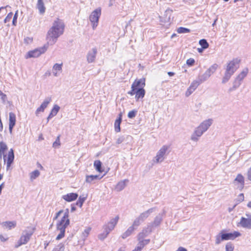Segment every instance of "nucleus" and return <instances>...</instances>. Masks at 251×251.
Returning a JSON list of instances; mask_svg holds the SVG:
<instances>
[{"mask_svg":"<svg viewBox=\"0 0 251 251\" xmlns=\"http://www.w3.org/2000/svg\"><path fill=\"white\" fill-rule=\"evenodd\" d=\"M67 227L64 226H57V229L60 231V233L56 237V240H59L64 237Z\"/></svg>","mask_w":251,"mask_h":251,"instance_id":"5701e85b","label":"nucleus"},{"mask_svg":"<svg viewBox=\"0 0 251 251\" xmlns=\"http://www.w3.org/2000/svg\"><path fill=\"white\" fill-rule=\"evenodd\" d=\"M7 150L6 144L3 142H0V151L5 152Z\"/></svg>","mask_w":251,"mask_h":251,"instance_id":"09e8293b","label":"nucleus"},{"mask_svg":"<svg viewBox=\"0 0 251 251\" xmlns=\"http://www.w3.org/2000/svg\"><path fill=\"white\" fill-rule=\"evenodd\" d=\"M91 230V228L90 227H86L84 231L81 234V238L83 241H85L86 238L88 237L90 231Z\"/></svg>","mask_w":251,"mask_h":251,"instance_id":"473e14b6","label":"nucleus"},{"mask_svg":"<svg viewBox=\"0 0 251 251\" xmlns=\"http://www.w3.org/2000/svg\"><path fill=\"white\" fill-rule=\"evenodd\" d=\"M201 83L200 82V81L198 79V78H197V79L194 80L191 83V84L190 85L189 87L190 88V89H192L195 90L198 87V86Z\"/></svg>","mask_w":251,"mask_h":251,"instance_id":"58836bf2","label":"nucleus"},{"mask_svg":"<svg viewBox=\"0 0 251 251\" xmlns=\"http://www.w3.org/2000/svg\"><path fill=\"white\" fill-rule=\"evenodd\" d=\"M235 181H238L242 185L244 184V178L243 176L241 174H238L235 179Z\"/></svg>","mask_w":251,"mask_h":251,"instance_id":"a19ab883","label":"nucleus"},{"mask_svg":"<svg viewBox=\"0 0 251 251\" xmlns=\"http://www.w3.org/2000/svg\"><path fill=\"white\" fill-rule=\"evenodd\" d=\"M241 85V81L235 79V81L233 83V89H236Z\"/></svg>","mask_w":251,"mask_h":251,"instance_id":"5fc2aeb1","label":"nucleus"},{"mask_svg":"<svg viewBox=\"0 0 251 251\" xmlns=\"http://www.w3.org/2000/svg\"><path fill=\"white\" fill-rule=\"evenodd\" d=\"M104 231L103 233L100 234L99 235V239L101 240H104L108 235V234L110 233L109 231H108L107 230H106L105 228H104Z\"/></svg>","mask_w":251,"mask_h":251,"instance_id":"79ce46f5","label":"nucleus"},{"mask_svg":"<svg viewBox=\"0 0 251 251\" xmlns=\"http://www.w3.org/2000/svg\"><path fill=\"white\" fill-rule=\"evenodd\" d=\"M234 247L232 244L231 243H227L226 245V251H233Z\"/></svg>","mask_w":251,"mask_h":251,"instance_id":"3c124183","label":"nucleus"},{"mask_svg":"<svg viewBox=\"0 0 251 251\" xmlns=\"http://www.w3.org/2000/svg\"><path fill=\"white\" fill-rule=\"evenodd\" d=\"M169 148V146H163L157 152L156 155L153 160L154 162L158 163L162 162L165 159V156L168 153L167 152Z\"/></svg>","mask_w":251,"mask_h":251,"instance_id":"39448f33","label":"nucleus"},{"mask_svg":"<svg viewBox=\"0 0 251 251\" xmlns=\"http://www.w3.org/2000/svg\"><path fill=\"white\" fill-rule=\"evenodd\" d=\"M199 44L202 48V49H206L209 47V44L205 39H201L199 41Z\"/></svg>","mask_w":251,"mask_h":251,"instance_id":"f704fd0d","label":"nucleus"},{"mask_svg":"<svg viewBox=\"0 0 251 251\" xmlns=\"http://www.w3.org/2000/svg\"><path fill=\"white\" fill-rule=\"evenodd\" d=\"M233 74V73H232L230 71H228L227 70H226L225 73V75L223 78L222 83H225L226 82H227Z\"/></svg>","mask_w":251,"mask_h":251,"instance_id":"a878e982","label":"nucleus"},{"mask_svg":"<svg viewBox=\"0 0 251 251\" xmlns=\"http://www.w3.org/2000/svg\"><path fill=\"white\" fill-rule=\"evenodd\" d=\"M47 48L48 46L45 45L42 47L33 50L29 51L28 52L26 58L37 57L41 54L45 53L47 50Z\"/></svg>","mask_w":251,"mask_h":251,"instance_id":"0eeeda50","label":"nucleus"},{"mask_svg":"<svg viewBox=\"0 0 251 251\" xmlns=\"http://www.w3.org/2000/svg\"><path fill=\"white\" fill-rule=\"evenodd\" d=\"M212 124V119H208L204 121L199 126L203 131L205 132Z\"/></svg>","mask_w":251,"mask_h":251,"instance_id":"f3484780","label":"nucleus"},{"mask_svg":"<svg viewBox=\"0 0 251 251\" xmlns=\"http://www.w3.org/2000/svg\"><path fill=\"white\" fill-rule=\"evenodd\" d=\"M34 230V229L33 228L29 230L25 229L24 230L20 240L17 242V244L15 245V248H17L22 245L26 244L29 241L33 234Z\"/></svg>","mask_w":251,"mask_h":251,"instance_id":"7ed1b4c3","label":"nucleus"},{"mask_svg":"<svg viewBox=\"0 0 251 251\" xmlns=\"http://www.w3.org/2000/svg\"><path fill=\"white\" fill-rule=\"evenodd\" d=\"M173 10L168 8L166 9L163 14V16L160 17L161 21L164 23H169L170 22Z\"/></svg>","mask_w":251,"mask_h":251,"instance_id":"f8f14e48","label":"nucleus"},{"mask_svg":"<svg viewBox=\"0 0 251 251\" xmlns=\"http://www.w3.org/2000/svg\"><path fill=\"white\" fill-rule=\"evenodd\" d=\"M45 109L42 106L40 105L39 107H38L36 111V114L37 115L38 113L40 112H43Z\"/></svg>","mask_w":251,"mask_h":251,"instance_id":"052dcab7","label":"nucleus"},{"mask_svg":"<svg viewBox=\"0 0 251 251\" xmlns=\"http://www.w3.org/2000/svg\"><path fill=\"white\" fill-rule=\"evenodd\" d=\"M105 175L104 174L102 176L100 175H87L86 176L85 182L88 183H95L96 180H100Z\"/></svg>","mask_w":251,"mask_h":251,"instance_id":"2eb2a0df","label":"nucleus"},{"mask_svg":"<svg viewBox=\"0 0 251 251\" xmlns=\"http://www.w3.org/2000/svg\"><path fill=\"white\" fill-rule=\"evenodd\" d=\"M102 163L100 160H97L94 161V166L95 169L100 173H102L103 170L101 167Z\"/></svg>","mask_w":251,"mask_h":251,"instance_id":"cd10ccee","label":"nucleus"},{"mask_svg":"<svg viewBox=\"0 0 251 251\" xmlns=\"http://www.w3.org/2000/svg\"><path fill=\"white\" fill-rule=\"evenodd\" d=\"M244 200V196L243 193H241L238 196L237 199H236V203L238 204V203H240L241 202L243 201Z\"/></svg>","mask_w":251,"mask_h":251,"instance_id":"603ef678","label":"nucleus"},{"mask_svg":"<svg viewBox=\"0 0 251 251\" xmlns=\"http://www.w3.org/2000/svg\"><path fill=\"white\" fill-rule=\"evenodd\" d=\"M60 145V135L58 136L56 140L53 142L52 147L54 148H58Z\"/></svg>","mask_w":251,"mask_h":251,"instance_id":"de8ad7c7","label":"nucleus"},{"mask_svg":"<svg viewBox=\"0 0 251 251\" xmlns=\"http://www.w3.org/2000/svg\"><path fill=\"white\" fill-rule=\"evenodd\" d=\"M63 63L58 64L55 63L52 67V73L54 76H58L59 75V72H61L62 70Z\"/></svg>","mask_w":251,"mask_h":251,"instance_id":"6ab92c4d","label":"nucleus"},{"mask_svg":"<svg viewBox=\"0 0 251 251\" xmlns=\"http://www.w3.org/2000/svg\"><path fill=\"white\" fill-rule=\"evenodd\" d=\"M66 218H69V209H66L64 214V219Z\"/></svg>","mask_w":251,"mask_h":251,"instance_id":"338daca9","label":"nucleus"},{"mask_svg":"<svg viewBox=\"0 0 251 251\" xmlns=\"http://www.w3.org/2000/svg\"><path fill=\"white\" fill-rule=\"evenodd\" d=\"M155 210V208H151L145 212L142 213V220L143 219H146L149 217V216Z\"/></svg>","mask_w":251,"mask_h":251,"instance_id":"c9c22d12","label":"nucleus"},{"mask_svg":"<svg viewBox=\"0 0 251 251\" xmlns=\"http://www.w3.org/2000/svg\"><path fill=\"white\" fill-rule=\"evenodd\" d=\"M210 77L209 75L206 72L201 75L198 76V79L200 81L201 83L207 80Z\"/></svg>","mask_w":251,"mask_h":251,"instance_id":"7c9ffc66","label":"nucleus"},{"mask_svg":"<svg viewBox=\"0 0 251 251\" xmlns=\"http://www.w3.org/2000/svg\"><path fill=\"white\" fill-rule=\"evenodd\" d=\"M241 235L239 231H234L233 232L226 233L225 230H223L216 236L215 244L219 245L223 241L234 240Z\"/></svg>","mask_w":251,"mask_h":251,"instance_id":"f03ea898","label":"nucleus"},{"mask_svg":"<svg viewBox=\"0 0 251 251\" xmlns=\"http://www.w3.org/2000/svg\"><path fill=\"white\" fill-rule=\"evenodd\" d=\"M51 101V98H47L45 99V100H44V101L43 102V103L41 104V106H43V107L44 108V109H45L48 105L49 104V103L50 102V101Z\"/></svg>","mask_w":251,"mask_h":251,"instance_id":"49530a36","label":"nucleus"},{"mask_svg":"<svg viewBox=\"0 0 251 251\" xmlns=\"http://www.w3.org/2000/svg\"><path fill=\"white\" fill-rule=\"evenodd\" d=\"M9 125L15 126L16 124V115L13 112L9 113Z\"/></svg>","mask_w":251,"mask_h":251,"instance_id":"2f4dec72","label":"nucleus"},{"mask_svg":"<svg viewBox=\"0 0 251 251\" xmlns=\"http://www.w3.org/2000/svg\"><path fill=\"white\" fill-rule=\"evenodd\" d=\"M63 212L62 210L59 211L57 213H56L55 216L54 217L53 220H56L58 218V217L60 216V215Z\"/></svg>","mask_w":251,"mask_h":251,"instance_id":"0e129e2a","label":"nucleus"},{"mask_svg":"<svg viewBox=\"0 0 251 251\" xmlns=\"http://www.w3.org/2000/svg\"><path fill=\"white\" fill-rule=\"evenodd\" d=\"M119 219V217L118 216H116L114 218L111 219V220L108 223V224L104 226V228H105L108 231L110 232L114 228L115 226L117 225Z\"/></svg>","mask_w":251,"mask_h":251,"instance_id":"9d476101","label":"nucleus"},{"mask_svg":"<svg viewBox=\"0 0 251 251\" xmlns=\"http://www.w3.org/2000/svg\"><path fill=\"white\" fill-rule=\"evenodd\" d=\"M195 60L193 58H189L186 61V64L189 66H192L194 65Z\"/></svg>","mask_w":251,"mask_h":251,"instance_id":"4d7b16f0","label":"nucleus"},{"mask_svg":"<svg viewBox=\"0 0 251 251\" xmlns=\"http://www.w3.org/2000/svg\"><path fill=\"white\" fill-rule=\"evenodd\" d=\"M241 60L238 58H234L230 61L227 65L226 70L232 73H234L239 67Z\"/></svg>","mask_w":251,"mask_h":251,"instance_id":"6e6552de","label":"nucleus"},{"mask_svg":"<svg viewBox=\"0 0 251 251\" xmlns=\"http://www.w3.org/2000/svg\"><path fill=\"white\" fill-rule=\"evenodd\" d=\"M150 242V239H145V240L142 239V248L144 246L149 244V243Z\"/></svg>","mask_w":251,"mask_h":251,"instance_id":"e2e57ef3","label":"nucleus"},{"mask_svg":"<svg viewBox=\"0 0 251 251\" xmlns=\"http://www.w3.org/2000/svg\"><path fill=\"white\" fill-rule=\"evenodd\" d=\"M97 53V50L96 48H93L90 50L87 55V60L88 63H92L95 61L96 56Z\"/></svg>","mask_w":251,"mask_h":251,"instance_id":"4468645a","label":"nucleus"},{"mask_svg":"<svg viewBox=\"0 0 251 251\" xmlns=\"http://www.w3.org/2000/svg\"><path fill=\"white\" fill-rule=\"evenodd\" d=\"M177 31L179 33H186L190 32V30L185 27H180L177 28Z\"/></svg>","mask_w":251,"mask_h":251,"instance_id":"37998d69","label":"nucleus"},{"mask_svg":"<svg viewBox=\"0 0 251 251\" xmlns=\"http://www.w3.org/2000/svg\"><path fill=\"white\" fill-rule=\"evenodd\" d=\"M18 16V11H16L13 18L12 25L14 26H16L17 25V20Z\"/></svg>","mask_w":251,"mask_h":251,"instance_id":"864d4df0","label":"nucleus"},{"mask_svg":"<svg viewBox=\"0 0 251 251\" xmlns=\"http://www.w3.org/2000/svg\"><path fill=\"white\" fill-rule=\"evenodd\" d=\"M194 90L192 89H190V87H189L187 89V90L186 91V93H185V95L186 97H188L194 91Z\"/></svg>","mask_w":251,"mask_h":251,"instance_id":"bf43d9fd","label":"nucleus"},{"mask_svg":"<svg viewBox=\"0 0 251 251\" xmlns=\"http://www.w3.org/2000/svg\"><path fill=\"white\" fill-rule=\"evenodd\" d=\"M36 8L39 10L40 14L43 15L46 11V7L44 5V0H38L36 4Z\"/></svg>","mask_w":251,"mask_h":251,"instance_id":"a211bd4d","label":"nucleus"},{"mask_svg":"<svg viewBox=\"0 0 251 251\" xmlns=\"http://www.w3.org/2000/svg\"><path fill=\"white\" fill-rule=\"evenodd\" d=\"M141 233H139L138 235V239L139 240L138 246L134 250H133L132 251H141V241H140V239L141 238Z\"/></svg>","mask_w":251,"mask_h":251,"instance_id":"a18cd8bd","label":"nucleus"},{"mask_svg":"<svg viewBox=\"0 0 251 251\" xmlns=\"http://www.w3.org/2000/svg\"><path fill=\"white\" fill-rule=\"evenodd\" d=\"M70 224V220L69 218H66L64 219V216L62 218L61 220L57 224V226H68Z\"/></svg>","mask_w":251,"mask_h":251,"instance_id":"393cba45","label":"nucleus"},{"mask_svg":"<svg viewBox=\"0 0 251 251\" xmlns=\"http://www.w3.org/2000/svg\"><path fill=\"white\" fill-rule=\"evenodd\" d=\"M141 79L138 80L137 81H135L131 85V91L128 92V94L131 96L135 94V98L137 100H139L141 97Z\"/></svg>","mask_w":251,"mask_h":251,"instance_id":"20e7f679","label":"nucleus"},{"mask_svg":"<svg viewBox=\"0 0 251 251\" xmlns=\"http://www.w3.org/2000/svg\"><path fill=\"white\" fill-rule=\"evenodd\" d=\"M140 225V218L139 217L133 222V225L131 226L133 227V229L135 230L137 227Z\"/></svg>","mask_w":251,"mask_h":251,"instance_id":"c03bdc74","label":"nucleus"},{"mask_svg":"<svg viewBox=\"0 0 251 251\" xmlns=\"http://www.w3.org/2000/svg\"><path fill=\"white\" fill-rule=\"evenodd\" d=\"M125 140V138L123 136L119 137L116 141V143L118 144H120L122 143Z\"/></svg>","mask_w":251,"mask_h":251,"instance_id":"680f3d73","label":"nucleus"},{"mask_svg":"<svg viewBox=\"0 0 251 251\" xmlns=\"http://www.w3.org/2000/svg\"><path fill=\"white\" fill-rule=\"evenodd\" d=\"M137 113V111L136 110H133L130 111H129L128 113V117L129 118H133L135 117L136 114Z\"/></svg>","mask_w":251,"mask_h":251,"instance_id":"8fccbe9b","label":"nucleus"},{"mask_svg":"<svg viewBox=\"0 0 251 251\" xmlns=\"http://www.w3.org/2000/svg\"><path fill=\"white\" fill-rule=\"evenodd\" d=\"M239 226L245 228L251 229V219L242 217L240 222L237 224V226Z\"/></svg>","mask_w":251,"mask_h":251,"instance_id":"1a4fd4ad","label":"nucleus"},{"mask_svg":"<svg viewBox=\"0 0 251 251\" xmlns=\"http://www.w3.org/2000/svg\"><path fill=\"white\" fill-rule=\"evenodd\" d=\"M3 225L6 227H8L10 229L12 227H14L16 226V222H5L3 223Z\"/></svg>","mask_w":251,"mask_h":251,"instance_id":"72a5a7b5","label":"nucleus"},{"mask_svg":"<svg viewBox=\"0 0 251 251\" xmlns=\"http://www.w3.org/2000/svg\"><path fill=\"white\" fill-rule=\"evenodd\" d=\"M40 172L38 170H36L32 172L30 174V178L31 180L36 179L40 175Z\"/></svg>","mask_w":251,"mask_h":251,"instance_id":"4c0bfd02","label":"nucleus"},{"mask_svg":"<svg viewBox=\"0 0 251 251\" xmlns=\"http://www.w3.org/2000/svg\"><path fill=\"white\" fill-rule=\"evenodd\" d=\"M86 199V197H82L81 196H80L75 204L81 208Z\"/></svg>","mask_w":251,"mask_h":251,"instance_id":"ea45409f","label":"nucleus"},{"mask_svg":"<svg viewBox=\"0 0 251 251\" xmlns=\"http://www.w3.org/2000/svg\"><path fill=\"white\" fill-rule=\"evenodd\" d=\"M101 15V8H98L93 11L89 16V20L92 24V27L93 29L98 25L99 18Z\"/></svg>","mask_w":251,"mask_h":251,"instance_id":"423d86ee","label":"nucleus"},{"mask_svg":"<svg viewBox=\"0 0 251 251\" xmlns=\"http://www.w3.org/2000/svg\"><path fill=\"white\" fill-rule=\"evenodd\" d=\"M119 117L115 122V129L117 132L120 131V124L122 122V115L120 114Z\"/></svg>","mask_w":251,"mask_h":251,"instance_id":"c85d7f7f","label":"nucleus"},{"mask_svg":"<svg viewBox=\"0 0 251 251\" xmlns=\"http://www.w3.org/2000/svg\"><path fill=\"white\" fill-rule=\"evenodd\" d=\"M204 131H203L200 126L197 127L195 130L194 133L191 136V139L195 142H197L199 140V138L200 137Z\"/></svg>","mask_w":251,"mask_h":251,"instance_id":"9b49d317","label":"nucleus"},{"mask_svg":"<svg viewBox=\"0 0 251 251\" xmlns=\"http://www.w3.org/2000/svg\"><path fill=\"white\" fill-rule=\"evenodd\" d=\"M0 96H1V99L2 100L3 103H5L7 100V96L5 94L3 93L1 91H0Z\"/></svg>","mask_w":251,"mask_h":251,"instance_id":"13d9d810","label":"nucleus"},{"mask_svg":"<svg viewBox=\"0 0 251 251\" xmlns=\"http://www.w3.org/2000/svg\"><path fill=\"white\" fill-rule=\"evenodd\" d=\"M128 179H124L119 181L115 186V190L118 192L123 190L128 182Z\"/></svg>","mask_w":251,"mask_h":251,"instance_id":"aec40b11","label":"nucleus"},{"mask_svg":"<svg viewBox=\"0 0 251 251\" xmlns=\"http://www.w3.org/2000/svg\"><path fill=\"white\" fill-rule=\"evenodd\" d=\"M163 220V214H158L154 218V220L152 223L151 224V226H157L160 225V223Z\"/></svg>","mask_w":251,"mask_h":251,"instance_id":"4be33fe9","label":"nucleus"},{"mask_svg":"<svg viewBox=\"0 0 251 251\" xmlns=\"http://www.w3.org/2000/svg\"><path fill=\"white\" fill-rule=\"evenodd\" d=\"M14 159V151L12 149H11L8 152V157L6 162V170H8L13 163Z\"/></svg>","mask_w":251,"mask_h":251,"instance_id":"ddd939ff","label":"nucleus"},{"mask_svg":"<svg viewBox=\"0 0 251 251\" xmlns=\"http://www.w3.org/2000/svg\"><path fill=\"white\" fill-rule=\"evenodd\" d=\"M3 156L4 162H6V155L4 154V152L0 151V158H1L2 156Z\"/></svg>","mask_w":251,"mask_h":251,"instance_id":"69168bd1","label":"nucleus"},{"mask_svg":"<svg viewBox=\"0 0 251 251\" xmlns=\"http://www.w3.org/2000/svg\"><path fill=\"white\" fill-rule=\"evenodd\" d=\"M134 230L133 226L129 227L127 230L122 235V238L123 239H126L130 236Z\"/></svg>","mask_w":251,"mask_h":251,"instance_id":"c756f323","label":"nucleus"},{"mask_svg":"<svg viewBox=\"0 0 251 251\" xmlns=\"http://www.w3.org/2000/svg\"><path fill=\"white\" fill-rule=\"evenodd\" d=\"M59 109L60 107L58 105L55 104L53 106V108L52 109L49 115L47 118V123L49 121V120L50 119L52 118L53 117L55 116L57 114Z\"/></svg>","mask_w":251,"mask_h":251,"instance_id":"412c9836","label":"nucleus"},{"mask_svg":"<svg viewBox=\"0 0 251 251\" xmlns=\"http://www.w3.org/2000/svg\"><path fill=\"white\" fill-rule=\"evenodd\" d=\"M248 73V69L245 68L240 73V74L236 77V79L240 81H241L246 76Z\"/></svg>","mask_w":251,"mask_h":251,"instance_id":"b1692460","label":"nucleus"},{"mask_svg":"<svg viewBox=\"0 0 251 251\" xmlns=\"http://www.w3.org/2000/svg\"><path fill=\"white\" fill-rule=\"evenodd\" d=\"M152 226H148L146 229L142 230V238L144 236H147L150 234L152 231Z\"/></svg>","mask_w":251,"mask_h":251,"instance_id":"e433bc0d","label":"nucleus"},{"mask_svg":"<svg viewBox=\"0 0 251 251\" xmlns=\"http://www.w3.org/2000/svg\"><path fill=\"white\" fill-rule=\"evenodd\" d=\"M247 176H248V178L250 180H251V170H250V169L248 171Z\"/></svg>","mask_w":251,"mask_h":251,"instance_id":"774afa93","label":"nucleus"},{"mask_svg":"<svg viewBox=\"0 0 251 251\" xmlns=\"http://www.w3.org/2000/svg\"><path fill=\"white\" fill-rule=\"evenodd\" d=\"M78 197V194L75 193H71L62 196V199L68 202H71L75 200Z\"/></svg>","mask_w":251,"mask_h":251,"instance_id":"dca6fc26","label":"nucleus"},{"mask_svg":"<svg viewBox=\"0 0 251 251\" xmlns=\"http://www.w3.org/2000/svg\"><path fill=\"white\" fill-rule=\"evenodd\" d=\"M218 65L217 64H214L212 66H211L205 72L209 75L210 76L212 74H213L215 72L217 69Z\"/></svg>","mask_w":251,"mask_h":251,"instance_id":"bb28decb","label":"nucleus"},{"mask_svg":"<svg viewBox=\"0 0 251 251\" xmlns=\"http://www.w3.org/2000/svg\"><path fill=\"white\" fill-rule=\"evenodd\" d=\"M13 16V13L12 12H10L8 14L7 16L5 17V18L4 20V22L5 23H6L7 22H9L12 19Z\"/></svg>","mask_w":251,"mask_h":251,"instance_id":"6e6d98bb","label":"nucleus"},{"mask_svg":"<svg viewBox=\"0 0 251 251\" xmlns=\"http://www.w3.org/2000/svg\"><path fill=\"white\" fill-rule=\"evenodd\" d=\"M64 29V23L61 20L57 19L47 33L48 44L50 45L54 44L57 38L63 33Z\"/></svg>","mask_w":251,"mask_h":251,"instance_id":"f257e3e1","label":"nucleus"}]
</instances>
